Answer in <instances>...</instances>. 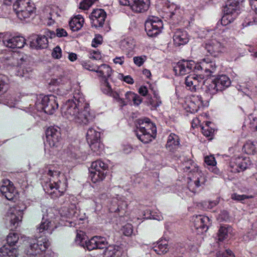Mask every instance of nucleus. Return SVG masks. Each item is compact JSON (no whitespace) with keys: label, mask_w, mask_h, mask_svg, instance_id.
<instances>
[{"label":"nucleus","mask_w":257,"mask_h":257,"mask_svg":"<svg viewBox=\"0 0 257 257\" xmlns=\"http://www.w3.org/2000/svg\"><path fill=\"white\" fill-rule=\"evenodd\" d=\"M47 217L45 218L43 215L41 223L37 227V233L39 234V236L37 235L38 239H31L29 241V244L25 249V253L29 257H35L40 255L42 253L45 251L49 246L50 242L46 237L41 238L42 235L48 233L50 234L52 233L54 228L52 227L51 221L50 218H52L51 215V212H48L46 210Z\"/></svg>","instance_id":"f257e3e1"},{"label":"nucleus","mask_w":257,"mask_h":257,"mask_svg":"<svg viewBox=\"0 0 257 257\" xmlns=\"http://www.w3.org/2000/svg\"><path fill=\"white\" fill-rule=\"evenodd\" d=\"M75 101L68 100L62 108L63 116L70 121L87 124L91 120L88 104L82 96H74Z\"/></svg>","instance_id":"f03ea898"},{"label":"nucleus","mask_w":257,"mask_h":257,"mask_svg":"<svg viewBox=\"0 0 257 257\" xmlns=\"http://www.w3.org/2000/svg\"><path fill=\"white\" fill-rule=\"evenodd\" d=\"M137 124V136L140 141L144 143H148L152 140L153 135L150 130L154 134L156 133V128L154 123L148 118L140 119Z\"/></svg>","instance_id":"7ed1b4c3"},{"label":"nucleus","mask_w":257,"mask_h":257,"mask_svg":"<svg viewBox=\"0 0 257 257\" xmlns=\"http://www.w3.org/2000/svg\"><path fill=\"white\" fill-rule=\"evenodd\" d=\"M205 92L210 95L216 94L219 91H222L231 84L229 77L225 75L217 76L212 81L205 82Z\"/></svg>","instance_id":"20e7f679"},{"label":"nucleus","mask_w":257,"mask_h":257,"mask_svg":"<svg viewBox=\"0 0 257 257\" xmlns=\"http://www.w3.org/2000/svg\"><path fill=\"white\" fill-rule=\"evenodd\" d=\"M13 9L18 18L24 21L35 12L36 7L29 0H17L13 5Z\"/></svg>","instance_id":"39448f33"},{"label":"nucleus","mask_w":257,"mask_h":257,"mask_svg":"<svg viewBox=\"0 0 257 257\" xmlns=\"http://www.w3.org/2000/svg\"><path fill=\"white\" fill-rule=\"evenodd\" d=\"M50 177L54 178V180L50 179V183L46 185L47 193L53 198L58 197L62 195L65 191V188L60 189V186L57 180L60 175V172L49 170L47 173Z\"/></svg>","instance_id":"423d86ee"},{"label":"nucleus","mask_w":257,"mask_h":257,"mask_svg":"<svg viewBox=\"0 0 257 257\" xmlns=\"http://www.w3.org/2000/svg\"><path fill=\"white\" fill-rule=\"evenodd\" d=\"M162 28V22L158 18L152 17L146 22L145 30L150 37L156 36L161 31Z\"/></svg>","instance_id":"0eeeda50"},{"label":"nucleus","mask_w":257,"mask_h":257,"mask_svg":"<svg viewBox=\"0 0 257 257\" xmlns=\"http://www.w3.org/2000/svg\"><path fill=\"white\" fill-rule=\"evenodd\" d=\"M100 133L92 127L89 128L86 134V139L91 150L97 152L101 148L100 143Z\"/></svg>","instance_id":"6e6552de"},{"label":"nucleus","mask_w":257,"mask_h":257,"mask_svg":"<svg viewBox=\"0 0 257 257\" xmlns=\"http://www.w3.org/2000/svg\"><path fill=\"white\" fill-rule=\"evenodd\" d=\"M192 220L194 227L198 234L206 232L208 229L209 225L210 224V219L207 216L202 215L193 216Z\"/></svg>","instance_id":"1a4fd4ad"},{"label":"nucleus","mask_w":257,"mask_h":257,"mask_svg":"<svg viewBox=\"0 0 257 257\" xmlns=\"http://www.w3.org/2000/svg\"><path fill=\"white\" fill-rule=\"evenodd\" d=\"M42 108L47 114H52L58 108V104L54 95H47L43 97L41 100Z\"/></svg>","instance_id":"9d476101"},{"label":"nucleus","mask_w":257,"mask_h":257,"mask_svg":"<svg viewBox=\"0 0 257 257\" xmlns=\"http://www.w3.org/2000/svg\"><path fill=\"white\" fill-rule=\"evenodd\" d=\"M46 138L50 147H57L61 139L59 128L49 127L46 131Z\"/></svg>","instance_id":"9b49d317"},{"label":"nucleus","mask_w":257,"mask_h":257,"mask_svg":"<svg viewBox=\"0 0 257 257\" xmlns=\"http://www.w3.org/2000/svg\"><path fill=\"white\" fill-rule=\"evenodd\" d=\"M1 192L9 200L15 201L17 199L18 193L13 184L8 180L4 182L1 186Z\"/></svg>","instance_id":"f8f14e48"},{"label":"nucleus","mask_w":257,"mask_h":257,"mask_svg":"<svg viewBox=\"0 0 257 257\" xmlns=\"http://www.w3.org/2000/svg\"><path fill=\"white\" fill-rule=\"evenodd\" d=\"M194 68V62L192 61L182 60L178 63L174 70L176 75H184L190 73Z\"/></svg>","instance_id":"ddd939ff"},{"label":"nucleus","mask_w":257,"mask_h":257,"mask_svg":"<svg viewBox=\"0 0 257 257\" xmlns=\"http://www.w3.org/2000/svg\"><path fill=\"white\" fill-rule=\"evenodd\" d=\"M106 13L102 9H96L91 13L92 25L95 27H102L106 18Z\"/></svg>","instance_id":"4468645a"},{"label":"nucleus","mask_w":257,"mask_h":257,"mask_svg":"<svg viewBox=\"0 0 257 257\" xmlns=\"http://www.w3.org/2000/svg\"><path fill=\"white\" fill-rule=\"evenodd\" d=\"M96 72L98 74L99 77L102 78L108 90H110V86L109 85L107 80L108 78L110 77L112 73L111 68L107 65L103 64L98 67L96 70Z\"/></svg>","instance_id":"2eb2a0df"},{"label":"nucleus","mask_w":257,"mask_h":257,"mask_svg":"<svg viewBox=\"0 0 257 257\" xmlns=\"http://www.w3.org/2000/svg\"><path fill=\"white\" fill-rule=\"evenodd\" d=\"M4 44L7 47L15 49L22 48L26 43V40L23 37L17 36L11 39L3 40Z\"/></svg>","instance_id":"dca6fc26"},{"label":"nucleus","mask_w":257,"mask_h":257,"mask_svg":"<svg viewBox=\"0 0 257 257\" xmlns=\"http://www.w3.org/2000/svg\"><path fill=\"white\" fill-rule=\"evenodd\" d=\"M250 165L248 159L243 157H238L230 163V166L234 168V170L232 171L240 172L246 169Z\"/></svg>","instance_id":"f3484780"},{"label":"nucleus","mask_w":257,"mask_h":257,"mask_svg":"<svg viewBox=\"0 0 257 257\" xmlns=\"http://www.w3.org/2000/svg\"><path fill=\"white\" fill-rule=\"evenodd\" d=\"M149 0H132L131 9L136 13H143L147 11L150 6Z\"/></svg>","instance_id":"a211bd4d"},{"label":"nucleus","mask_w":257,"mask_h":257,"mask_svg":"<svg viewBox=\"0 0 257 257\" xmlns=\"http://www.w3.org/2000/svg\"><path fill=\"white\" fill-rule=\"evenodd\" d=\"M23 214L22 210H9L7 213V217L9 218L11 225L16 227L19 222L22 221Z\"/></svg>","instance_id":"6ab92c4d"},{"label":"nucleus","mask_w":257,"mask_h":257,"mask_svg":"<svg viewBox=\"0 0 257 257\" xmlns=\"http://www.w3.org/2000/svg\"><path fill=\"white\" fill-rule=\"evenodd\" d=\"M110 95L118 103L120 106L122 107L131 102L133 97L135 96V93L131 91L127 92L125 94V99L120 98L118 93L116 92L111 91Z\"/></svg>","instance_id":"aec40b11"},{"label":"nucleus","mask_w":257,"mask_h":257,"mask_svg":"<svg viewBox=\"0 0 257 257\" xmlns=\"http://www.w3.org/2000/svg\"><path fill=\"white\" fill-rule=\"evenodd\" d=\"M202 82H203L202 78L194 73L190 74L185 79L186 86L190 87V89L191 90H196V87L198 86Z\"/></svg>","instance_id":"412c9836"},{"label":"nucleus","mask_w":257,"mask_h":257,"mask_svg":"<svg viewBox=\"0 0 257 257\" xmlns=\"http://www.w3.org/2000/svg\"><path fill=\"white\" fill-rule=\"evenodd\" d=\"M173 41L176 46L186 44L188 42L187 34L180 29L177 30L173 36Z\"/></svg>","instance_id":"4be33fe9"},{"label":"nucleus","mask_w":257,"mask_h":257,"mask_svg":"<svg viewBox=\"0 0 257 257\" xmlns=\"http://www.w3.org/2000/svg\"><path fill=\"white\" fill-rule=\"evenodd\" d=\"M48 46V41L46 35H38L36 39L30 43L31 48L39 49L46 48Z\"/></svg>","instance_id":"5701e85b"},{"label":"nucleus","mask_w":257,"mask_h":257,"mask_svg":"<svg viewBox=\"0 0 257 257\" xmlns=\"http://www.w3.org/2000/svg\"><path fill=\"white\" fill-rule=\"evenodd\" d=\"M222 44L215 40L211 41L206 44L205 48L210 54L216 56L223 50Z\"/></svg>","instance_id":"b1692460"},{"label":"nucleus","mask_w":257,"mask_h":257,"mask_svg":"<svg viewBox=\"0 0 257 257\" xmlns=\"http://www.w3.org/2000/svg\"><path fill=\"white\" fill-rule=\"evenodd\" d=\"M121 248L115 245H109L104 252V257H121Z\"/></svg>","instance_id":"393cba45"},{"label":"nucleus","mask_w":257,"mask_h":257,"mask_svg":"<svg viewBox=\"0 0 257 257\" xmlns=\"http://www.w3.org/2000/svg\"><path fill=\"white\" fill-rule=\"evenodd\" d=\"M18 254V250L14 246L5 244L0 248V257H17Z\"/></svg>","instance_id":"a878e982"},{"label":"nucleus","mask_w":257,"mask_h":257,"mask_svg":"<svg viewBox=\"0 0 257 257\" xmlns=\"http://www.w3.org/2000/svg\"><path fill=\"white\" fill-rule=\"evenodd\" d=\"M239 2L237 0H229L223 9L224 13L234 14L238 10Z\"/></svg>","instance_id":"bb28decb"},{"label":"nucleus","mask_w":257,"mask_h":257,"mask_svg":"<svg viewBox=\"0 0 257 257\" xmlns=\"http://www.w3.org/2000/svg\"><path fill=\"white\" fill-rule=\"evenodd\" d=\"M84 23V19L80 15L74 17L69 22V26L73 31H77L80 30Z\"/></svg>","instance_id":"cd10ccee"},{"label":"nucleus","mask_w":257,"mask_h":257,"mask_svg":"<svg viewBox=\"0 0 257 257\" xmlns=\"http://www.w3.org/2000/svg\"><path fill=\"white\" fill-rule=\"evenodd\" d=\"M153 249L158 254L166 253L169 250L168 241L164 239L159 241L154 246Z\"/></svg>","instance_id":"c85d7f7f"},{"label":"nucleus","mask_w":257,"mask_h":257,"mask_svg":"<svg viewBox=\"0 0 257 257\" xmlns=\"http://www.w3.org/2000/svg\"><path fill=\"white\" fill-rule=\"evenodd\" d=\"M201 67L206 72H209V74L213 73L216 67L214 62L209 60L208 58L204 59L201 62Z\"/></svg>","instance_id":"c756f323"},{"label":"nucleus","mask_w":257,"mask_h":257,"mask_svg":"<svg viewBox=\"0 0 257 257\" xmlns=\"http://www.w3.org/2000/svg\"><path fill=\"white\" fill-rule=\"evenodd\" d=\"M232 230V228L228 225H221L217 233L218 240L223 241L227 238Z\"/></svg>","instance_id":"7c9ffc66"},{"label":"nucleus","mask_w":257,"mask_h":257,"mask_svg":"<svg viewBox=\"0 0 257 257\" xmlns=\"http://www.w3.org/2000/svg\"><path fill=\"white\" fill-rule=\"evenodd\" d=\"M204 162L206 164L212 168V171L215 174H218L219 170L215 167L216 162L215 158L213 155L206 156L204 157Z\"/></svg>","instance_id":"2f4dec72"},{"label":"nucleus","mask_w":257,"mask_h":257,"mask_svg":"<svg viewBox=\"0 0 257 257\" xmlns=\"http://www.w3.org/2000/svg\"><path fill=\"white\" fill-rule=\"evenodd\" d=\"M108 166L106 164L100 160H97L92 162L91 169L97 172H104V171L106 170Z\"/></svg>","instance_id":"473e14b6"},{"label":"nucleus","mask_w":257,"mask_h":257,"mask_svg":"<svg viewBox=\"0 0 257 257\" xmlns=\"http://www.w3.org/2000/svg\"><path fill=\"white\" fill-rule=\"evenodd\" d=\"M105 177V173L102 172H97L94 170L90 171V177L93 183H97L102 181Z\"/></svg>","instance_id":"72a5a7b5"},{"label":"nucleus","mask_w":257,"mask_h":257,"mask_svg":"<svg viewBox=\"0 0 257 257\" xmlns=\"http://www.w3.org/2000/svg\"><path fill=\"white\" fill-rule=\"evenodd\" d=\"M243 150L247 154L253 155L256 152V148L252 142H248L244 145Z\"/></svg>","instance_id":"f704fd0d"},{"label":"nucleus","mask_w":257,"mask_h":257,"mask_svg":"<svg viewBox=\"0 0 257 257\" xmlns=\"http://www.w3.org/2000/svg\"><path fill=\"white\" fill-rule=\"evenodd\" d=\"M204 182V178L200 176V177H197V178L193 181L191 180L190 182H189L188 187L191 191L195 192L194 187H198L200 186L201 183L203 184Z\"/></svg>","instance_id":"c9c22d12"},{"label":"nucleus","mask_w":257,"mask_h":257,"mask_svg":"<svg viewBox=\"0 0 257 257\" xmlns=\"http://www.w3.org/2000/svg\"><path fill=\"white\" fill-rule=\"evenodd\" d=\"M19 235L17 233L11 232L7 236V244L11 246H14L17 243L19 240Z\"/></svg>","instance_id":"e433bc0d"},{"label":"nucleus","mask_w":257,"mask_h":257,"mask_svg":"<svg viewBox=\"0 0 257 257\" xmlns=\"http://www.w3.org/2000/svg\"><path fill=\"white\" fill-rule=\"evenodd\" d=\"M202 102L200 100L199 97H195L193 99V101L191 100L190 104L189 105V107L191 109V111L192 112H197L200 106L201 105Z\"/></svg>","instance_id":"4c0bfd02"},{"label":"nucleus","mask_w":257,"mask_h":257,"mask_svg":"<svg viewBox=\"0 0 257 257\" xmlns=\"http://www.w3.org/2000/svg\"><path fill=\"white\" fill-rule=\"evenodd\" d=\"M150 214L147 219H153L157 220H161L163 217L159 210H146Z\"/></svg>","instance_id":"58836bf2"},{"label":"nucleus","mask_w":257,"mask_h":257,"mask_svg":"<svg viewBox=\"0 0 257 257\" xmlns=\"http://www.w3.org/2000/svg\"><path fill=\"white\" fill-rule=\"evenodd\" d=\"M179 145V137L175 134H171L169 138L167 143V147L178 146Z\"/></svg>","instance_id":"ea45409f"},{"label":"nucleus","mask_w":257,"mask_h":257,"mask_svg":"<svg viewBox=\"0 0 257 257\" xmlns=\"http://www.w3.org/2000/svg\"><path fill=\"white\" fill-rule=\"evenodd\" d=\"M86 239H87V236L85 233L80 231L77 233L75 241L80 246L84 247V244Z\"/></svg>","instance_id":"a19ab883"},{"label":"nucleus","mask_w":257,"mask_h":257,"mask_svg":"<svg viewBox=\"0 0 257 257\" xmlns=\"http://www.w3.org/2000/svg\"><path fill=\"white\" fill-rule=\"evenodd\" d=\"M95 239H96V238H95V236L92 237L89 240L86 239L85 242L84 247H83L87 248L89 250L97 249V246L96 245V241Z\"/></svg>","instance_id":"79ce46f5"},{"label":"nucleus","mask_w":257,"mask_h":257,"mask_svg":"<svg viewBox=\"0 0 257 257\" xmlns=\"http://www.w3.org/2000/svg\"><path fill=\"white\" fill-rule=\"evenodd\" d=\"M95 238H96L95 241L96 245L97 246V249H102L106 247L107 242L105 238L100 236H95Z\"/></svg>","instance_id":"37998d69"},{"label":"nucleus","mask_w":257,"mask_h":257,"mask_svg":"<svg viewBox=\"0 0 257 257\" xmlns=\"http://www.w3.org/2000/svg\"><path fill=\"white\" fill-rule=\"evenodd\" d=\"M234 17L231 14H225L221 19V24L223 26H226L233 21Z\"/></svg>","instance_id":"c03bdc74"},{"label":"nucleus","mask_w":257,"mask_h":257,"mask_svg":"<svg viewBox=\"0 0 257 257\" xmlns=\"http://www.w3.org/2000/svg\"><path fill=\"white\" fill-rule=\"evenodd\" d=\"M16 101L17 99L15 97L11 95H9L7 96L6 98L4 101V103L11 107H12L15 106V102Z\"/></svg>","instance_id":"a18cd8bd"},{"label":"nucleus","mask_w":257,"mask_h":257,"mask_svg":"<svg viewBox=\"0 0 257 257\" xmlns=\"http://www.w3.org/2000/svg\"><path fill=\"white\" fill-rule=\"evenodd\" d=\"M217 219L219 222L227 221L229 219V216L227 211L225 210L222 211L218 215Z\"/></svg>","instance_id":"49530a36"},{"label":"nucleus","mask_w":257,"mask_h":257,"mask_svg":"<svg viewBox=\"0 0 257 257\" xmlns=\"http://www.w3.org/2000/svg\"><path fill=\"white\" fill-rule=\"evenodd\" d=\"M8 88V84L6 82V78L0 76V93L6 92Z\"/></svg>","instance_id":"de8ad7c7"},{"label":"nucleus","mask_w":257,"mask_h":257,"mask_svg":"<svg viewBox=\"0 0 257 257\" xmlns=\"http://www.w3.org/2000/svg\"><path fill=\"white\" fill-rule=\"evenodd\" d=\"M93 3V0H84L80 4L79 8L83 10H87L92 5Z\"/></svg>","instance_id":"09e8293b"},{"label":"nucleus","mask_w":257,"mask_h":257,"mask_svg":"<svg viewBox=\"0 0 257 257\" xmlns=\"http://www.w3.org/2000/svg\"><path fill=\"white\" fill-rule=\"evenodd\" d=\"M121 46L124 49L131 50L134 48V44L133 41L123 40L121 42Z\"/></svg>","instance_id":"8fccbe9b"},{"label":"nucleus","mask_w":257,"mask_h":257,"mask_svg":"<svg viewBox=\"0 0 257 257\" xmlns=\"http://www.w3.org/2000/svg\"><path fill=\"white\" fill-rule=\"evenodd\" d=\"M52 56L55 59H59L62 56L61 49L59 46H56L53 50Z\"/></svg>","instance_id":"3c124183"},{"label":"nucleus","mask_w":257,"mask_h":257,"mask_svg":"<svg viewBox=\"0 0 257 257\" xmlns=\"http://www.w3.org/2000/svg\"><path fill=\"white\" fill-rule=\"evenodd\" d=\"M123 233L126 236L131 235L133 232L132 226L130 224H127L122 228Z\"/></svg>","instance_id":"603ef678"},{"label":"nucleus","mask_w":257,"mask_h":257,"mask_svg":"<svg viewBox=\"0 0 257 257\" xmlns=\"http://www.w3.org/2000/svg\"><path fill=\"white\" fill-rule=\"evenodd\" d=\"M146 60V57H135L134 58V62L136 65L138 66H142Z\"/></svg>","instance_id":"864d4df0"},{"label":"nucleus","mask_w":257,"mask_h":257,"mask_svg":"<svg viewBox=\"0 0 257 257\" xmlns=\"http://www.w3.org/2000/svg\"><path fill=\"white\" fill-rule=\"evenodd\" d=\"M102 41V37L100 35H96L92 42V46L97 47L101 44Z\"/></svg>","instance_id":"5fc2aeb1"},{"label":"nucleus","mask_w":257,"mask_h":257,"mask_svg":"<svg viewBox=\"0 0 257 257\" xmlns=\"http://www.w3.org/2000/svg\"><path fill=\"white\" fill-rule=\"evenodd\" d=\"M248 198V196H246L245 195H240L238 194H237L236 193H234L232 194L231 195V198L233 200H236V201H242L244 200L245 199H247Z\"/></svg>","instance_id":"6e6d98bb"},{"label":"nucleus","mask_w":257,"mask_h":257,"mask_svg":"<svg viewBox=\"0 0 257 257\" xmlns=\"http://www.w3.org/2000/svg\"><path fill=\"white\" fill-rule=\"evenodd\" d=\"M202 133L206 137H210L212 134V131L208 126L202 127Z\"/></svg>","instance_id":"4d7b16f0"},{"label":"nucleus","mask_w":257,"mask_h":257,"mask_svg":"<svg viewBox=\"0 0 257 257\" xmlns=\"http://www.w3.org/2000/svg\"><path fill=\"white\" fill-rule=\"evenodd\" d=\"M56 35L59 37H65L67 35V33L63 29H57L56 30Z\"/></svg>","instance_id":"13d9d810"},{"label":"nucleus","mask_w":257,"mask_h":257,"mask_svg":"<svg viewBox=\"0 0 257 257\" xmlns=\"http://www.w3.org/2000/svg\"><path fill=\"white\" fill-rule=\"evenodd\" d=\"M132 100L135 105H139L142 101V99L137 94L135 93V96L133 97Z\"/></svg>","instance_id":"bf43d9fd"},{"label":"nucleus","mask_w":257,"mask_h":257,"mask_svg":"<svg viewBox=\"0 0 257 257\" xmlns=\"http://www.w3.org/2000/svg\"><path fill=\"white\" fill-rule=\"evenodd\" d=\"M250 5L257 14V0H249Z\"/></svg>","instance_id":"052dcab7"},{"label":"nucleus","mask_w":257,"mask_h":257,"mask_svg":"<svg viewBox=\"0 0 257 257\" xmlns=\"http://www.w3.org/2000/svg\"><path fill=\"white\" fill-rule=\"evenodd\" d=\"M62 82V78L61 77L56 78V79H53L51 80L50 82V85H57L61 83Z\"/></svg>","instance_id":"680f3d73"},{"label":"nucleus","mask_w":257,"mask_h":257,"mask_svg":"<svg viewBox=\"0 0 257 257\" xmlns=\"http://www.w3.org/2000/svg\"><path fill=\"white\" fill-rule=\"evenodd\" d=\"M139 92L143 96H146L148 92L147 88L146 86H141L139 90Z\"/></svg>","instance_id":"e2e57ef3"},{"label":"nucleus","mask_w":257,"mask_h":257,"mask_svg":"<svg viewBox=\"0 0 257 257\" xmlns=\"http://www.w3.org/2000/svg\"><path fill=\"white\" fill-rule=\"evenodd\" d=\"M124 57H116L113 59V62L115 64H119L120 65H122L123 63Z\"/></svg>","instance_id":"0e129e2a"},{"label":"nucleus","mask_w":257,"mask_h":257,"mask_svg":"<svg viewBox=\"0 0 257 257\" xmlns=\"http://www.w3.org/2000/svg\"><path fill=\"white\" fill-rule=\"evenodd\" d=\"M83 67L91 71H94L96 72V70L94 68H93V66H92L90 64H89L88 62H84L83 64Z\"/></svg>","instance_id":"69168bd1"},{"label":"nucleus","mask_w":257,"mask_h":257,"mask_svg":"<svg viewBox=\"0 0 257 257\" xmlns=\"http://www.w3.org/2000/svg\"><path fill=\"white\" fill-rule=\"evenodd\" d=\"M44 35H46L47 38L49 37L50 38H52L55 36V33L53 31L47 30L45 32Z\"/></svg>","instance_id":"338daca9"},{"label":"nucleus","mask_w":257,"mask_h":257,"mask_svg":"<svg viewBox=\"0 0 257 257\" xmlns=\"http://www.w3.org/2000/svg\"><path fill=\"white\" fill-rule=\"evenodd\" d=\"M123 80L128 84H133L134 83L133 78L130 76H126L124 77Z\"/></svg>","instance_id":"774afa93"}]
</instances>
